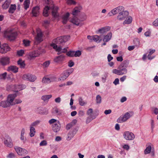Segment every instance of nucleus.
I'll return each instance as SVG.
<instances>
[{
    "instance_id": "36",
    "label": "nucleus",
    "mask_w": 158,
    "mask_h": 158,
    "mask_svg": "<svg viewBox=\"0 0 158 158\" xmlns=\"http://www.w3.org/2000/svg\"><path fill=\"white\" fill-rule=\"evenodd\" d=\"M29 135L31 137H33L35 134V131L34 127H30Z\"/></svg>"
},
{
    "instance_id": "41",
    "label": "nucleus",
    "mask_w": 158,
    "mask_h": 158,
    "mask_svg": "<svg viewBox=\"0 0 158 158\" xmlns=\"http://www.w3.org/2000/svg\"><path fill=\"white\" fill-rule=\"evenodd\" d=\"M96 103L98 104H100L102 102V98L99 95H97L96 98Z\"/></svg>"
},
{
    "instance_id": "10",
    "label": "nucleus",
    "mask_w": 158,
    "mask_h": 158,
    "mask_svg": "<svg viewBox=\"0 0 158 158\" xmlns=\"http://www.w3.org/2000/svg\"><path fill=\"white\" fill-rule=\"evenodd\" d=\"M129 15L128 12L123 10L118 14L117 16V19L119 21H122L125 20Z\"/></svg>"
},
{
    "instance_id": "4",
    "label": "nucleus",
    "mask_w": 158,
    "mask_h": 158,
    "mask_svg": "<svg viewBox=\"0 0 158 158\" xmlns=\"http://www.w3.org/2000/svg\"><path fill=\"white\" fill-rule=\"evenodd\" d=\"M134 113L132 111H129L125 113L120 116L117 119V122L118 123H122L126 122L133 115Z\"/></svg>"
},
{
    "instance_id": "18",
    "label": "nucleus",
    "mask_w": 158,
    "mask_h": 158,
    "mask_svg": "<svg viewBox=\"0 0 158 158\" xmlns=\"http://www.w3.org/2000/svg\"><path fill=\"white\" fill-rule=\"evenodd\" d=\"M35 112L37 113L40 114H46L48 113V110L45 108L41 107L37 108L35 110Z\"/></svg>"
},
{
    "instance_id": "29",
    "label": "nucleus",
    "mask_w": 158,
    "mask_h": 158,
    "mask_svg": "<svg viewBox=\"0 0 158 158\" xmlns=\"http://www.w3.org/2000/svg\"><path fill=\"white\" fill-rule=\"evenodd\" d=\"M124 20V21L123 22V25L126 24H129L132 22V18L131 16L128 15Z\"/></svg>"
},
{
    "instance_id": "16",
    "label": "nucleus",
    "mask_w": 158,
    "mask_h": 158,
    "mask_svg": "<svg viewBox=\"0 0 158 158\" xmlns=\"http://www.w3.org/2000/svg\"><path fill=\"white\" fill-rule=\"evenodd\" d=\"M4 144L7 147L12 148L13 146L12 140L10 137L8 136L6 137L4 140Z\"/></svg>"
},
{
    "instance_id": "2",
    "label": "nucleus",
    "mask_w": 158,
    "mask_h": 158,
    "mask_svg": "<svg viewBox=\"0 0 158 158\" xmlns=\"http://www.w3.org/2000/svg\"><path fill=\"white\" fill-rule=\"evenodd\" d=\"M52 2V1L51 0H47L46 1V3L48 5L46 6L44 9L43 15L45 17H47L51 11L52 15L54 17L56 18L59 15V14L57 12L58 8L57 6H55Z\"/></svg>"
},
{
    "instance_id": "15",
    "label": "nucleus",
    "mask_w": 158,
    "mask_h": 158,
    "mask_svg": "<svg viewBox=\"0 0 158 158\" xmlns=\"http://www.w3.org/2000/svg\"><path fill=\"white\" fill-rule=\"evenodd\" d=\"M77 131V130L76 128H74L71 130L68 134L66 138V140L68 141H69L71 140L76 134Z\"/></svg>"
},
{
    "instance_id": "11",
    "label": "nucleus",
    "mask_w": 158,
    "mask_h": 158,
    "mask_svg": "<svg viewBox=\"0 0 158 158\" xmlns=\"http://www.w3.org/2000/svg\"><path fill=\"white\" fill-rule=\"evenodd\" d=\"M23 79L27 81H29L31 82H34L36 79V77L34 75L30 74H25L22 77Z\"/></svg>"
},
{
    "instance_id": "44",
    "label": "nucleus",
    "mask_w": 158,
    "mask_h": 158,
    "mask_svg": "<svg viewBox=\"0 0 158 158\" xmlns=\"http://www.w3.org/2000/svg\"><path fill=\"white\" fill-rule=\"evenodd\" d=\"M152 149L151 146L149 145L147 147L144 151V153L145 154H147L150 153Z\"/></svg>"
},
{
    "instance_id": "42",
    "label": "nucleus",
    "mask_w": 158,
    "mask_h": 158,
    "mask_svg": "<svg viewBox=\"0 0 158 158\" xmlns=\"http://www.w3.org/2000/svg\"><path fill=\"white\" fill-rule=\"evenodd\" d=\"M40 122V121L39 120H36V121L32 123L30 125V127H34L37 126Z\"/></svg>"
},
{
    "instance_id": "39",
    "label": "nucleus",
    "mask_w": 158,
    "mask_h": 158,
    "mask_svg": "<svg viewBox=\"0 0 158 158\" xmlns=\"http://www.w3.org/2000/svg\"><path fill=\"white\" fill-rule=\"evenodd\" d=\"M93 40L98 43H100L102 40V39L100 38V37L97 35H94Z\"/></svg>"
},
{
    "instance_id": "21",
    "label": "nucleus",
    "mask_w": 158,
    "mask_h": 158,
    "mask_svg": "<svg viewBox=\"0 0 158 158\" xmlns=\"http://www.w3.org/2000/svg\"><path fill=\"white\" fill-rule=\"evenodd\" d=\"M110 29V27H103L99 29L97 31V33H99L102 34H104L108 31Z\"/></svg>"
},
{
    "instance_id": "6",
    "label": "nucleus",
    "mask_w": 158,
    "mask_h": 158,
    "mask_svg": "<svg viewBox=\"0 0 158 158\" xmlns=\"http://www.w3.org/2000/svg\"><path fill=\"white\" fill-rule=\"evenodd\" d=\"M45 52V51L41 47L29 53V56L31 58H35L38 56L43 52Z\"/></svg>"
},
{
    "instance_id": "23",
    "label": "nucleus",
    "mask_w": 158,
    "mask_h": 158,
    "mask_svg": "<svg viewBox=\"0 0 158 158\" xmlns=\"http://www.w3.org/2000/svg\"><path fill=\"white\" fill-rule=\"evenodd\" d=\"M112 36L111 32H109L106 35L103 36V42H108L111 39Z\"/></svg>"
},
{
    "instance_id": "32",
    "label": "nucleus",
    "mask_w": 158,
    "mask_h": 158,
    "mask_svg": "<svg viewBox=\"0 0 158 158\" xmlns=\"http://www.w3.org/2000/svg\"><path fill=\"white\" fill-rule=\"evenodd\" d=\"M16 6L15 4L10 5L9 9L8 12L11 14L13 13L16 9Z\"/></svg>"
},
{
    "instance_id": "49",
    "label": "nucleus",
    "mask_w": 158,
    "mask_h": 158,
    "mask_svg": "<svg viewBox=\"0 0 158 158\" xmlns=\"http://www.w3.org/2000/svg\"><path fill=\"white\" fill-rule=\"evenodd\" d=\"M79 102L80 105L81 106H83L86 104L85 102L81 98H80L79 99Z\"/></svg>"
},
{
    "instance_id": "46",
    "label": "nucleus",
    "mask_w": 158,
    "mask_h": 158,
    "mask_svg": "<svg viewBox=\"0 0 158 158\" xmlns=\"http://www.w3.org/2000/svg\"><path fill=\"white\" fill-rule=\"evenodd\" d=\"M67 55L69 57H74V51H69L67 53Z\"/></svg>"
},
{
    "instance_id": "19",
    "label": "nucleus",
    "mask_w": 158,
    "mask_h": 158,
    "mask_svg": "<svg viewBox=\"0 0 158 158\" xmlns=\"http://www.w3.org/2000/svg\"><path fill=\"white\" fill-rule=\"evenodd\" d=\"M56 123H54L52 125V130L55 132L59 131L60 128V124L59 121H57Z\"/></svg>"
},
{
    "instance_id": "24",
    "label": "nucleus",
    "mask_w": 158,
    "mask_h": 158,
    "mask_svg": "<svg viewBox=\"0 0 158 158\" xmlns=\"http://www.w3.org/2000/svg\"><path fill=\"white\" fill-rule=\"evenodd\" d=\"M69 13L67 12L65 14H64L62 17V23L63 24H66L69 19Z\"/></svg>"
},
{
    "instance_id": "9",
    "label": "nucleus",
    "mask_w": 158,
    "mask_h": 158,
    "mask_svg": "<svg viewBox=\"0 0 158 158\" xmlns=\"http://www.w3.org/2000/svg\"><path fill=\"white\" fill-rule=\"evenodd\" d=\"M123 10H124L123 6H118L112 9L108 13L107 15L110 17L118 13H119L120 12Z\"/></svg>"
},
{
    "instance_id": "8",
    "label": "nucleus",
    "mask_w": 158,
    "mask_h": 158,
    "mask_svg": "<svg viewBox=\"0 0 158 158\" xmlns=\"http://www.w3.org/2000/svg\"><path fill=\"white\" fill-rule=\"evenodd\" d=\"M124 138L127 140H132L135 138V135L133 133L130 131H125L123 133Z\"/></svg>"
},
{
    "instance_id": "48",
    "label": "nucleus",
    "mask_w": 158,
    "mask_h": 158,
    "mask_svg": "<svg viewBox=\"0 0 158 158\" xmlns=\"http://www.w3.org/2000/svg\"><path fill=\"white\" fill-rule=\"evenodd\" d=\"M81 52L79 50L74 51V57H79L81 55Z\"/></svg>"
},
{
    "instance_id": "35",
    "label": "nucleus",
    "mask_w": 158,
    "mask_h": 158,
    "mask_svg": "<svg viewBox=\"0 0 158 158\" xmlns=\"http://www.w3.org/2000/svg\"><path fill=\"white\" fill-rule=\"evenodd\" d=\"M30 3V0H25L23 3V7L25 10H27L29 6Z\"/></svg>"
},
{
    "instance_id": "1",
    "label": "nucleus",
    "mask_w": 158,
    "mask_h": 158,
    "mask_svg": "<svg viewBox=\"0 0 158 158\" xmlns=\"http://www.w3.org/2000/svg\"><path fill=\"white\" fill-rule=\"evenodd\" d=\"M69 36L68 35L58 37L53 40L51 46L58 52L57 54L58 55L62 53H66L67 51L66 48L62 49L61 46L58 47L56 44L65 43L69 40Z\"/></svg>"
},
{
    "instance_id": "45",
    "label": "nucleus",
    "mask_w": 158,
    "mask_h": 158,
    "mask_svg": "<svg viewBox=\"0 0 158 158\" xmlns=\"http://www.w3.org/2000/svg\"><path fill=\"white\" fill-rule=\"evenodd\" d=\"M90 117H88L86 120V123L87 124L89 123L92 119H93L96 118L95 116H93L92 115H90Z\"/></svg>"
},
{
    "instance_id": "12",
    "label": "nucleus",
    "mask_w": 158,
    "mask_h": 158,
    "mask_svg": "<svg viewBox=\"0 0 158 158\" xmlns=\"http://www.w3.org/2000/svg\"><path fill=\"white\" fill-rule=\"evenodd\" d=\"M16 96L15 94H9L8 95L6 100L10 106L15 105L14 102Z\"/></svg>"
},
{
    "instance_id": "30",
    "label": "nucleus",
    "mask_w": 158,
    "mask_h": 158,
    "mask_svg": "<svg viewBox=\"0 0 158 158\" xmlns=\"http://www.w3.org/2000/svg\"><path fill=\"white\" fill-rule=\"evenodd\" d=\"M10 106L7 100L2 101L0 102V106L1 107L6 108Z\"/></svg>"
},
{
    "instance_id": "13",
    "label": "nucleus",
    "mask_w": 158,
    "mask_h": 158,
    "mask_svg": "<svg viewBox=\"0 0 158 158\" xmlns=\"http://www.w3.org/2000/svg\"><path fill=\"white\" fill-rule=\"evenodd\" d=\"M15 149L17 154L20 156H24L27 154L28 152L24 149L19 147H15Z\"/></svg>"
},
{
    "instance_id": "33",
    "label": "nucleus",
    "mask_w": 158,
    "mask_h": 158,
    "mask_svg": "<svg viewBox=\"0 0 158 158\" xmlns=\"http://www.w3.org/2000/svg\"><path fill=\"white\" fill-rule=\"evenodd\" d=\"M10 3V0H6L4 3L2 5V8L4 9H7L9 7Z\"/></svg>"
},
{
    "instance_id": "40",
    "label": "nucleus",
    "mask_w": 158,
    "mask_h": 158,
    "mask_svg": "<svg viewBox=\"0 0 158 158\" xmlns=\"http://www.w3.org/2000/svg\"><path fill=\"white\" fill-rule=\"evenodd\" d=\"M26 87V86L24 85H17L15 86L16 89L17 90H20L25 89Z\"/></svg>"
},
{
    "instance_id": "5",
    "label": "nucleus",
    "mask_w": 158,
    "mask_h": 158,
    "mask_svg": "<svg viewBox=\"0 0 158 158\" xmlns=\"http://www.w3.org/2000/svg\"><path fill=\"white\" fill-rule=\"evenodd\" d=\"M73 68H69L63 71L60 75L58 79V81H63L71 74L73 72Z\"/></svg>"
},
{
    "instance_id": "20",
    "label": "nucleus",
    "mask_w": 158,
    "mask_h": 158,
    "mask_svg": "<svg viewBox=\"0 0 158 158\" xmlns=\"http://www.w3.org/2000/svg\"><path fill=\"white\" fill-rule=\"evenodd\" d=\"M40 12V7L38 6L33 7L32 9V13L34 16L36 17L39 15Z\"/></svg>"
},
{
    "instance_id": "58",
    "label": "nucleus",
    "mask_w": 158,
    "mask_h": 158,
    "mask_svg": "<svg viewBox=\"0 0 158 158\" xmlns=\"http://www.w3.org/2000/svg\"><path fill=\"white\" fill-rule=\"evenodd\" d=\"M50 64L49 61H47L45 62L43 64V66L45 67H47Z\"/></svg>"
},
{
    "instance_id": "64",
    "label": "nucleus",
    "mask_w": 158,
    "mask_h": 158,
    "mask_svg": "<svg viewBox=\"0 0 158 158\" xmlns=\"http://www.w3.org/2000/svg\"><path fill=\"white\" fill-rule=\"evenodd\" d=\"M73 125L71 123H70L66 125V129L67 130H69L73 127Z\"/></svg>"
},
{
    "instance_id": "60",
    "label": "nucleus",
    "mask_w": 158,
    "mask_h": 158,
    "mask_svg": "<svg viewBox=\"0 0 158 158\" xmlns=\"http://www.w3.org/2000/svg\"><path fill=\"white\" fill-rule=\"evenodd\" d=\"M47 144L46 141L45 140H44L42 141L40 143V146H46Z\"/></svg>"
},
{
    "instance_id": "53",
    "label": "nucleus",
    "mask_w": 158,
    "mask_h": 158,
    "mask_svg": "<svg viewBox=\"0 0 158 158\" xmlns=\"http://www.w3.org/2000/svg\"><path fill=\"white\" fill-rule=\"evenodd\" d=\"M22 102V101L21 99L18 98L16 99L15 100V101L14 103H15V105L16 104H19L21 103Z\"/></svg>"
},
{
    "instance_id": "26",
    "label": "nucleus",
    "mask_w": 158,
    "mask_h": 158,
    "mask_svg": "<svg viewBox=\"0 0 158 158\" xmlns=\"http://www.w3.org/2000/svg\"><path fill=\"white\" fill-rule=\"evenodd\" d=\"M52 97V94L44 95L41 97V99L45 102H48Z\"/></svg>"
},
{
    "instance_id": "56",
    "label": "nucleus",
    "mask_w": 158,
    "mask_h": 158,
    "mask_svg": "<svg viewBox=\"0 0 158 158\" xmlns=\"http://www.w3.org/2000/svg\"><path fill=\"white\" fill-rule=\"evenodd\" d=\"M15 157V155L12 153H10L8 155H7L6 157L7 158H14Z\"/></svg>"
},
{
    "instance_id": "63",
    "label": "nucleus",
    "mask_w": 158,
    "mask_h": 158,
    "mask_svg": "<svg viewBox=\"0 0 158 158\" xmlns=\"http://www.w3.org/2000/svg\"><path fill=\"white\" fill-rule=\"evenodd\" d=\"M20 139L21 140H22L23 143H25L26 140V138L24 137V135H20Z\"/></svg>"
},
{
    "instance_id": "47",
    "label": "nucleus",
    "mask_w": 158,
    "mask_h": 158,
    "mask_svg": "<svg viewBox=\"0 0 158 158\" xmlns=\"http://www.w3.org/2000/svg\"><path fill=\"white\" fill-rule=\"evenodd\" d=\"M23 44L25 46H29L31 42L30 41L27 40H23Z\"/></svg>"
},
{
    "instance_id": "38",
    "label": "nucleus",
    "mask_w": 158,
    "mask_h": 158,
    "mask_svg": "<svg viewBox=\"0 0 158 158\" xmlns=\"http://www.w3.org/2000/svg\"><path fill=\"white\" fill-rule=\"evenodd\" d=\"M42 81L43 83L47 84L52 82V81L51 79L48 77H44L43 78Z\"/></svg>"
},
{
    "instance_id": "25",
    "label": "nucleus",
    "mask_w": 158,
    "mask_h": 158,
    "mask_svg": "<svg viewBox=\"0 0 158 158\" xmlns=\"http://www.w3.org/2000/svg\"><path fill=\"white\" fill-rule=\"evenodd\" d=\"M81 8L82 7L81 6L75 7L72 11V14L73 15V16H76L80 11Z\"/></svg>"
},
{
    "instance_id": "55",
    "label": "nucleus",
    "mask_w": 158,
    "mask_h": 158,
    "mask_svg": "<svg viewBox=\"0 0 158 158\" xmlns=\"http://www.w3.org/2000/svg\"><path fill=\"white\" fill-rule=\"evenodd\" d=\"M49 24V21L48 20H45L43 23V25L45 27H47Z\"/></svg>"
},
{
    "instance_id": "22",
    "label": "nucleus",
    "mask_w": 158,
    "mask_h": 158,
    "mask_svg": "<svg viewBox=\"0 0 158 158\" xmlns=\"http://www.w3.org/2000/svg\"><path fill=\"white\" fill-rule=\"evenodd\" d=\"M1 63L3 65L8 64L9 63V59L7 57L1 58L0 60Z\"/></svg>"
},
{
    "instance_id": "7",
    "label": "nucleus",
    "mask_w": 158,
    "mask_h": 158,
    "mask_svg": "<svg viewBox=\"0 0 158 158\" xmlns=\"http://www.w3.org/2000/svg\"><path fill=\"white\" fill-rule=\"evenodd\" d=\"M37 35L35 36V44H37L43 41V34L42 31L39 28L36 29Z\"/></svg>"
},
{
    "instance_id": "62",
    "label": "nucleus",
    "mask_w": 158,
    "mask_h": 158,
    "mask_svg": "<svg viewBox=\"0 0 158 158\" xmlns=\"http://www.w3.org/2000/svg\"><path fill=\"white\" fill-rule=\"evenodd\" d=\"M153 25L155 26H158V18L156 19L152 23Z\"/></svg>"
},
{
    "instance_id": "52",
    "label": "nucleus",
    "mask_w": 158,
    "mask_h": 158,
    "mask_svg": "<svg viewBox=\"0 0 158 158\" xmlns=\"http://www.w3.org/2000/svg\"><path fill=\"white\" fill-rule=\"evenodd\" d=\"M7 73L6 72L0 74V79H5L6 77Z\"/></svg>"
},
{
    "instance_id": "54",
    "label": "nucleus",
    "mask_w": 158,
    "mask_h": 158,
    "mask_svg": "<svg viewBox=\"0 0 158 158\" xmlns=\"http://www.w3.org/2000/svg\"><path fill=\"white\" fill-rule=\"evenodd\" d=\"M61 101V99L60 97H57L54 99L55 102L57 103H60Z\"/></svg>"
},
{
    "instance_id": "59",
    "label": "nucleus",
    "mask_w": 158,
    "mask_h": 158,
    "mask_svg": "<svg viewBox=\"0 0 158 158\" xmlns=\"http://www.w3.org/2000/svg\"><path fill=\"white\" fill-rule=\"evenodd\" d=\"M73 103V100L72 98H71L70 100V105L71 106V108L72 109H75V106H73L72 105Z\"/></svg>"
},
{
    "instance_id": "50",
    "label": "nucleus",
    "mask_w": 158,
    "mask_h": 158,
    "mask_svg": "<svg viewBox=\"0 0 158 158\" xmlns=\"http://www.w3.org/2000/svg\"><path fill=\"white\" fill-rule=\"evenodd\" d=\"M67 3L69 5H75L76 2L74 0H67Z\"/></svg>"
},
{
    "instance_id": "31",
    "label": "nucleus",
    "mask_w": 158,
    "mask_h": 158,
    "mask_svg": "<svg viewBox=\"0 0 158 158\" xmlns=\"http://www.w3.org/2000/svg\"><path fill=\"white\" fill-rule=\"evenodd\" d=\"M118 69L119 70V73L120 75L126 74L127 72V69L125 68L120 67V66L118 67Z\"/></svg>"
},
{
    "instance_id": "28",
    "label": "nucleus",
    "mask_w": 158,
    "mask_h": 158,
    "mask_svg": "<svg viewBox=\"0 0 158 158\" xmlns=\"http://www.w3.org/2000/svg\"><path fill=\"white\" fill-rule=\"evenodd\" d=\"M64 58V56L62 55L56 57L54 59V61L56 63H59L63 61Z\"/></svg>"
},
{
    "instance_id": "17",
    "label": "nucleus",
    "mask_w": 158,
    "mask_h": 158,
    "mask_svg": "<svg viewBox=\"0 0 158 158\" xmlns=\"http://www.w3.org/2000/svg\"><path fill=\"white\" fill-rule=\"evenodd\" d=\"M10 48L8 44L5 43L3 44L0 48V52L4 54L10 50Z\"/></svg>"
},
{
    "instance_id": "27",
    "label": "nucleus",
    "mask_w": 158,
    "mask_h": 158,
    "mask_svg": "<svg viewBox=\"0 0 158 158\" xmlns=\"http://www.w3.org/2000/svg\"><path fill=\"white\" fill-rule=\"evenodd\" d=\"M135 41L137 42V43H135V45L129 46L128 47V50L131 51L133 50L135 48V47H137V48L139 47L140 45L139 41L137 39H136ZM134 41H135V40H134Z\"/></svg>"
},
{
    "instance_id": "61",
    "label": "nucleus",
    "mask_w": 158,
    "mask_h": 158,
    "mask_svg": "<svg viewBox=\"0 0 158 158\" xmlns=\"http://www.w3.org/2000/svg\"><path fill=\"white\" fill-rule=\"evenodd\" d=\"M57 121H59L58 120H56L55 119H51V120L49 121V123L50 124H52L53 123H56Z\"/></svg>"
},
{
    "instance_id": "51",
    "label": "nucleus",
    "mask_w": 158,
    "mask_h": 158,
    "mask_svg": "<svg viewBox=\"0 0 158 158\" xmlns=\"http://www.w3.org/2000/svg\"><path fill=\"white\" fill-rule=\"evenodd\" d=\"M112 72L114 74H117L118 75H120L119 69H114L112 70Z\"/></svg>"
},
{
    "instance_id": "57",
    "label": "nucleus",
    "mask_w": 158,
    "mask_h": 158,
    "mask_svg": "<svg viewBox=\"0 0 158 158\" xmlns=\"http://www.w3.org/2000/svg\"><path fill=\"white\" fill-rule=\"evenodd\" d=\"M24 53V51L23 50H21L17 52V54L19 56H22Z\"/></svg>"
},
{
    "instance_id": "34",
    "label": "nucleus",
    "mask_w": 158,
    "mask_h": 158,
    "mask_svg": "<svg viewBox=\"0 0 158 158\" xmlns=\"http://www.w3.org/2000/svg\"><path fill=\"white\" fill-rule=\"evenodd\" d=\"M9 71H11L14 73H16L18 72V68L15 66H11L9 67L8 69Z\"/></svg>"
},
{
    "instance_id": "37",
    "label": "nucleus",
    "mask_w": 158,
    "mask_h": 158,
    "mask_svg": "<svg viewBox=\"0 0 158 158\" xmlns=\"http://www.w3.org/2000/svg\"><path fill=\"white\" fill-rule=\"evenodd\" d=\"M129 64V61L128 60L124 61L119 66L120 67L125 68H126Z\"/></svg>"
},
{
    "instance_id": "43",
    "label": "nucleus",
    "mask_w": 158,
    "mask_h": 158,
    "mask_svg": "<svg viewBox=\"0 0 158 158\" xmlns=\"http://www.w3.org/2000/svg\"><path fill=\"white\" fill-rule=\"evenodd\" d=\"M18 64L21 68H23L25 65L24 62L21 60H19L18 61Z\"/></svg>"
},
{
    "instance_id": "3",
    "label": "nucleus",
    "mask_w": 158,
    "mask_h": 158,
    "mask_svg": "<svg viewBox=\"0 0 158 158\" xmlns=\"http://www.w3.org/2000/svg\"><path fill=\"white\" fill-rule=\"evenodd\" d=\"M5 36L11 41L15 39L17 36V33L13 29H8L4 33Z\"/></svg>"
},
{
    "instance_id": "14",
    "label": "nucleus",
    "mask_w": 158,
    "mask_h": 158,
    "mask_svg": "<svg viewBox=\"0 0 158 158\" xmlns=\"http://www.w3.org/2000/svg\"><path fill=\"white\" fill-rule=\"evenodd\" d=\"M69 20L70 22L77 26H81L83 25V23L81 22L80 20L75 16L71 18Z\"/></svg>"
}]
</instances>
